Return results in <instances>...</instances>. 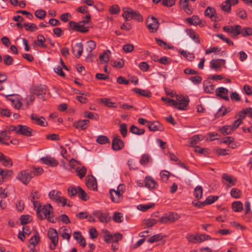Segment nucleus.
<instances>
[{
    "mask_svg": "<svg viewBox=\"0 0 252 252\" xmlns=\"http://www.w3.org/2000/svg\"><path fill=\"white\" fill-rule=\"evenodd\" d=\"M187 34L196 43H200L199 38L198 35L191 29H189L186 30Z\"/></svg>",
    "mask_w": 252,
    "mask_h": 252,
    "instance_id": "c9c22d12",
    "label": "nucleus"
},
{
    "mask_svg": "<svg viewBox=\"0 0 252 252\" xmlns=\"http://www.w3.org/2000/svg\"><path fill=\"white\" fill-rule=\"evenodd\" d=\"M86 50L91 53L96 47V43L93 40H90L87 42Z\"/></svg>",
    "mask_w": 252,
    "mask_h": 252,
    "instance_id": "09e8293b",
    "label": "nucleus"
},
{
    "mask_svg": "<svg viewBox=\"0 0 252 252\" xmlns=\"http://www.w3.org/2000/svg\"><path fill=\"white\" fill-rule=\"evenodd\" d=\"M39 234L37 231H35L34 235L30 239L29 243L31 245H33V248H34L39 242Z\"/></svg>",
    "mask_w": 252,
    "mask_h": 252,
    "instance_id": "e433bc0d",
    "label": "nucleus"
},
{
    "mask_svg": "<svg viewBox=\"0 0 252 252\" xmlns=\"http://www.w3.org/2000/svg\"><path fill=\"white\" fill-rule=\"evenodd\" d=\"M120 131L123 137H125L126 136L127 129L126 124L123 123L120 125Z\"/></svg>",
    "mask_w": 252,
    "mask_h": 252,
    "instance_id": "680f3d73",
    "label": "nucleus"
},
{
    "mask_svg": "<svg viewBox=\"0 0 252 252\" xmlns=\"http://www.w3.org/2000/svg\"><path fill=\"white\" fill-rule=\"evenodd\" d=\"M35 16L39 19H43L46 16V11L43 9H38L35 12Z\"/></svg>",
    "mask_w": 252,
    "mask_h": 252,
    "instance_id": "5fc2aeb1",
    "label": "nucleus"
},
{
    "mask_svg": "<svg viewBox=\"0 0 252 252\" xmlns=\"http://www.w3.org/2000/svg\"><path fill=\"white\" fill-rule=\"evenodd\" d=\"M96 142L100 144H105L106 143H110L109 138L104 135H100L96 139Z\"/></svg>",
    "mask_w": 252,
    "mask_h": 252,
    "instance_id": "de8ad7c7",
    "label": "nucleus"
},
{
    "mask_svg": "<svg viewBox=\"0 0 252 252\" xmlns=\"http://www.w3.org/2000/svg\"><path fill=\"white\" fill-rule=\"evenodd\" d=\"M53 208L50 204L43 206L39 210H36L37 217L41 220L47 219L51 222H55L53 218Z\"/></svg>",
    "mask_w": 252,
    "mask_h": 252,
    "instance_id": "f257e3e1",
    "label": "nucleus"
},
{
    "mask_svg": "<svg viewBox=\"0 0 252 252\" xmlns=\"http://www.w3.org/2000/svg\"><path fill=\"white\" fill-rule=\"evenodd\" d=\"M18 134L23 135L26 136H32L34 133V131L31 127L21 125H18Z\"/></svg>",
    "mask_w": 252,
    "mask_h": 252,
    "instance_id": "f8f14e48",
    "label": "nucleus"
},
{
    "mask_svg": "<svg viewBox=\"0 0 252 252\" xmlns=\"http://www.w3.org/2000/svg\"><path fill=\"white\" fill-rule=\"evenodd\" d=\"M238 0H225L220 6L223 12L229 13L231 12V6L238 4Z\"/></svg>",
    "mask_w": 252,
    "mask_h": 252,
    "instance_id": "9d476101",
    "label": "nucleus"
},
{
    "mask_svg": "<svg viewBox=\"0 0 252 252\" xmlns=\"http://www.w3.org/2000/svg\"><path fill=\"white\" fill-rule=\"evenodd\" d=\"M46 41V39L43 35L39 34L37 36V40L34 41V43L38 47L41 48H47V45L44 43Z\"/></svg>",
    "mask_w": 252,
    "mask_h": 252,
    "instance_id": "c85d7f7f",
    "label": "nucleus"
},
{
    "mask_svg": "<svg viewBox=\"0 0 252 252\" xmlns=\"http://www.w3.org/2000/svg\"><path fill=\"white\" fill-rule=\"evenodd\" d=\"M86 184L87 187L93 190L97 189V183L95 178L92 175H88L86 178Z\"/></svg>",
    "mask_w": 252,
    "mask_h": 252,
    "instance_id": "2eb2a0df",
    "label": "nucleus"
},
{
    "mask_svg": "<svg viewBox=\"0 0 252 252\" xmlns=\"http://www.w3.org/2000/svg\"><path fill=\"white\" fill-rule=\"evenodd\" d=\"M133 91L136 94H139L140 95L146 97H150L151 96V93L150 91L142 90L139 88H135L133 89Z\"/></svg>",
    "mask_w": 252,
    "mask_h": 252,
    "instance_id": "4c0bfd02",
    "label": "nucleus"
},
{
    "mask_svg": "<svg viewBox=\"0 0 252 252\" xmlns=\"http://www.w3.org/2000/svg\"><path fill=\"white\" fill-rule=\"evenodd\" d=\"M147 28L150 32H156L159 27V23L157 19L154 17H148L146 22Z\"/></svg>",
    "mask_w": 252,
    "mask_h": 252,
    "instance_id": "1a4fd4ad",
    "label": "nucleus"
},
{
    "mask_svg": "<svg viewBox=\"0 0 252 252\" xmlns=\"http://www.w3.org/2000/svg\"><path fill=\"white\" fill-rule=\"evenodd\" d=\"M35 99V96L33 94H30L27 96L25 98V100L26 101V105L27 107L28 108L30 104L32 103Z\"/></svg>",
    "mask_w": 252,
    "mask_h": 252,
    "instance_id": "052dcab7",
    "label": "nucleus"
},
{
    "mask_svg": "<svg viewBox=\"0 0 252 252\" xmlns=\"http://www.w3.org/2000/svg\"><path fill=\"white\" fill-rule=\"evenodd\" d=\"M78 195L79 198L83 201H87L89 197L85 191L79 186L78 187Z\"/></svg>",
    "mask_w": 252,
    "mask_h": 252,
    "instance_id": "a19ab883",
    "label": "nucleus"
},
{
    "mask_svg": "<svg viewBox=\"0 0 252 252\" xmlns=\"http://www.w3.org/2000/svg\"><path fill=\"white\" fill-rule=\"evenodd\" d=\"M225 61L223 59L212 60L210 62V67L215 70L219 68L222 65H224Z\"/></svg>",
    "mask_w": 252,
    "mask_h": 252,
    "instance_id": "5701e85b",
    "label": "nucleus"
},
{
    "mask_svg": "<svg viewBox=\"0 0 252 252\" xmlns=\"http://www.w3.org/2000/svg\"><path fill=\"white\" fill-rule=\"evenodd\" d=\"M33 93L35 94L39 99L45 100L49 96L47 93V87L45 85H40L35 87L33 90Z\"/></svg>",
    "mask_w": 252,
    "mask_h": 252,
    "instance_id": "6e6552de",
    "label": "nucleus"
},
{
    "mask_svg": "<svg viewBox=\"0 0 252 252\" xmlns=\"http://www.w3.org/2000/svg\"><path fill=\"white\" fill-rule=\"evenodd\" d=\"M13 175V172L11 170L0 169V184L4 181L5 178L7 177H12Z\"/></svg>",
    "mask_w": 252,
    "mask_h": 252,
    "instance_id": "bb28decb",
    "label": "nucleus"
},
{
    "mask_svg": "<svg viewBox=\"0 0 252 252\" xmlns=\"http://www.w3.org/2000/svg\"><path fill=\"white\" fill-rule=\"evenodd\" d=\"M83 51V44L81 42L76 43L75 45V48L73 49V52L75 56L77 58H79L82 55Z\"/></svg>",
    "mask_w": 252,
    "mask_h": 252,
    "instance_id": "c756f323",
    "label": "nucleus"
},
{
    "mask_svg": "<svg viewBox=\"0 0 252 252\" xmlns=\"http://www.w3.org/2000/svg\"><path fill=\"white\" fill-rule=\"evenodd\" d=\"M187 239L189 242L196 243L202 242V237L201 235L194 236L191 234H187L186 236Z\"/></svg>",
    "mask_w": 252,
    "mask_h": 252,
    "instance_id": "f704fd0d",
    "label": "nucleus"
},
{
    "mask_svg": "<svg viewBox=\"0 0 252 252\" xmlns=\"http://www.w3.org/2000/svg\"><path fill=\"white\" fill-rule=\"evenodd\" d=\"M218 196H208L204 201L202 202V203H200L199 208H202L203 206H204L206 205H209L212 204L215 201H216L218 199Z\"/></svg>",
    "mask_w": 252,
    "mask_h": 252,
    "instance_id": "2f4dec72",
    "label": "nucleus"
},
{
    "mask_svg": "<svg viewBox=\"0 0 252 252\" xmlns=\"http://www.w3.org/2000/svg\"><path fill=\"white\" fill-rule=\"evenodd\" d=\"M104 232L105 233L104 241L107 243H110L113 239L112 235L107 230H104Z\"/></svg>",
    "mask_w": 252,
    "mask_h": 252,
    "instance_id": "69168bd1",
    "label": "nucleus"
},
{
    "mask_svg": "<svg viewBox=\"0 0 252 252\" xmlns=\"http://www.w3.org/2000/svg\"><path fill=\"white\" fill-rule=\"evenodd\" d=\"M30 117L34 123L37 125L41 126H46L48 125L45 119L42 116H39L37 114H32Z\"/></svg>",
    "mask_w": 252,
    "mask_h": 252,
    "instance_id": "4468645a",
    "label": "nucleus"
},
{
    "mask_svg": "<svg viewBox=\"0 0 252 252\" xmlns=\"http://www.w3.org/2000/svg\"><path fill=\"white\" fill-rule=\"evenodd\" d=\"M3 62L5 64L10 65L13 64V60L11 56L6 55L3 56Z\"/></svg>",
    "mask_w": 252,
    "mask_h": 252,
    "instance_id": "e2e57ef3",
    "label": "nucleus"
},
{
    "mask_svg": "<svg viewBox=\"0 0 252 252\" xmlns=\"http://www.w3.org/2000/svg\"><path fill=\"white\" fill-rule=\"evenodd\" d=\"M241 191L236 188H233L231 190V195L235 198H238L241 196Z\"/></svg>",
    "mask_w": 252,
    "mask_h": 252,
    "instance_id": "338daca9",
    "label": "nucleus"
},
{
    "mask_svg": "<svg viewBox=\"0 0 252 252\" xmlns=\"http://www.w3.org/2000/svg\"><path fill=\"white\" fill-rule=\"evenodd\" d=\"M228 93V90L223 87H220L216 90V95L226 100H229Z\"/></svg>",
    "mask_w": 252,
    "mask_h": 252,
    "instance_id": "6ab92c4d",
    "label": "nucleus"
},
{
    "mask_svg": "<svg viewBox=\"0 0 252 252\" xmlns=\"http://www.w3.org/2000/svg\"><path fill=\"white\" fill-rule=\"evenodd\" d=\"M162 237V236L160 234H156L150 237L148 240V242L150 243H153L161 240Z\"/></svg>",
    "mask_w": 252,
    "mask_h": 252,
    "instance_id": "6e6d98bb",
    "label": "nucleus"
},
{
    "mask_svg": "<svg viewBox=\"0 0 252 252\" xmlns=\"http://www.w3.org/2000/svg\"><path fill=\"white\" fill-rule=\"evenodd\" d=\"M74 238L80 244V246L84 248L86 245V241L81 233L79 231H75L73 233Z\"/></svg>",
    "mask_w": 252,
    "mask_h": 252,
    "instance_id": "393cba45",
    "label": "nucleus"
},
{
    "mask_svg": "<svg viewBox=\"0 0 252 252\" xmlns=\"http://www.w3.org/2000/svg\"><path fill=\"white\" fill-rule=\"evenodd\" d=\"M33 177L34 174L32 173V171L27 169L20 171L17 174V179L24 185H27Z\"/></svg>",
    "mask_w": 252,
    "mask_h": 252,
    "instance_id": "423d86ee",
    "label": "nucleus"
},
{
    "mask_svg": "<svg viewBox=\"0 0 252 252\" xmlns=\"http://www.w3.org/2000/svg\"><path fill=\"white\" fill-rule=\"evenodd\" d=\"M62 193L57 189H54L50 191L49 193V198L57 203H63V206H64L66 204L67 199L64 197L62 196Z\"/></svg>",
    "mask_w": 252,
    "mask_h": 252,
    "instance_id": "39448f33",
    "label": "nucleus"
},
{
    "mask_svg": "<svg viewBox=\"0 0 252 252\" xmlns=\"http://www.w3.org/2000/svg\"><path fill=\"white\" fill-rule=\"evenodd\" d=\"M202 139L203 136L202 135H195L189 138V143L191 146L194 147Z\"/></svg>",
    "mask_w": 252,
    "mask_h": 252,
    "instance_id": "72a5a7b5",
    "label": "nucleus"
},
{
    "mask_svg": "<svg viewBox=\"0 0 252 252\" xmlns=\"http://www.w3.org/2000/svg\"><path fill=\"white\" fill-rule=\"evenodd\" d=\"M75 163L78 164H80L79 161L76 160L74 158H72L69 162L70 166L74 169L76 172V175L80 179H82L86 174L87 168L84 166H83L81 167H76Z\"/></svg>",
    "mask_w": 252,
    "mask_h": 252,
    "instance_id": "0eeeda50",
    "label": "nucleus"
},
{
    "mask_svg": "<svg viewBox=\"0 0 252 252\" xmlns=\"http://www.w3.org/2000/svg\"><path fill=\"white\" fill-rule=\"evenodd\" d=\"M231 109L230 108H226L225 107H221L220 108L217 113V115H218L219 116H224L226 113L230 112Z\"/></svg>",
    "mask_w": 252,
    "mask_h": 252,
    "instance_id": "0e129e2a",
    "label": "nucleus"
},
{
    "mask_svg": "<svg viewBox=\"0 0 252 252\" xmlns=\"http://www.w3.org/2000/svg\"><path fill=\"white\" fill-rule=\"evenodd\" d=\"M147 126L150 130L153 131L157 130L162 131L163 129L162 125L158 121H149V122H148V124H147Z\"/></svg>",
    "mask_w": 252,
    "mask_h": 252,
    "instance_id": "4be33fe9",
    "label": "nucleus"
},
{
    "mask_svg": "<svg viewBox=\"0 0 252 252\" xmlns=\"http://www.w3.org/2000/svg\"><path fill=\"white\" fill-rule=\"evenodd\" d=\"M112 65L116 67L122 68L124 65V61L123 59H118L117 61H111Z\"/></svg>",
    "mask_w": 252,
    "mask_h": 252,
    "instance_id": "3c124183",
    "label": "nucleus"
},
{
    "mask_svg": "<svg viewBox=\"0 0 252 252\" xmlns=\"http://www.w3.org/2000/svg\"><path fill=\"white\" fill-rule=\"evenodd\" d=\"M203 88L205 93L212 94L214 92L215 86L210 81L205 80L203 82Z\"/></svg>",
    "mask_w": 252,
    "mask_h": 252,
    "instance_id": "cd10ccee",
    "label": "nucleus"
},
{
    "mask_svg": "<svg viewBox=\"0 0 252 252\" xmlns=\"http://www.w3.org/2000/svg\"><path fill=\"white\" fill-rule=\"evenodd\" d=\"M158 222V220H156L154 219H149L145 220V224L148 227H151L153 226L154 224H156Z\"/></svg>",
    "mask_w": 252,
    "mask_h": 252,
    "instance_id": "bf43d9fd",
    "label": "nucleus"
},
{
    "mask_svg": "<svg viewBox=\"0 0 252 252\" xmlns=\"http://www.w3.org/2000/svg\"><path fill=\"white\" fill-rule=\"evenodd\" d=\"M220 130L221 131V133L224 135L230 134L233 131L232 128L231 127L230 125L225 126L221 127Z\"/></svg>",
    "mask_w": 252,
    "mask_h": 252,
    "instance_id": "49530a36",
    "label": "nucleus"
},
{
    "mask_svg": "<svg viewBox=\"0 0 252 252\" xmlns=\"http://www.w3.org/2000/svg\"><path fill=\"white\" fill-rule=\"evenodd\" d=\"M232 207L235 212H240L242 211L243 205L241 202L237 201L232 203Z\"/></svg>",
    "mask_w": 252,
    "mask_h": 252,
    "instance_id": "ea45409f",
    "label": "nucleus"
},
{
    "mask_svg": "<svg viewBox=\"0 0 252 252\" xmlns=\"http://www.w3.org/2000/svg\"><path fill=\"white\" fill-rule=\"evenodd\" d=\"M240 34L243 36H247L249 35H252V29L249 27L244 28L241 30Z\"/></svg>",
    "mask_w": 252,
    "mask_h": 252,
    "instance_id": "603ef678",
    "label": "nucleus"
},
{
    "mask_svg": "<svg viewBox=\"0 0 252 252\" xmlns=\"http://www.w3.org/2000/svg\"><path fill=\"white\" fill-rule=\"evenodd\" d=\"M150 159V157L148 154H144L142 155L140 163L141 165H145L148 163Z\"/></svg>",
    "mask_w": 252,
    "mask_h": 252,
    "instance_id": "13d9d810",
    "label": "nucleus"
},
{
    "mask_svg": "<svg viewBox=\"0 0 252 252\" xmlns=\"http://www.w3.org/2000/svg\"><path fill=\"white\" fill-rule=\"evenodd\" d=\"M241 26L240 25H235L232 26L230 33H231L232 37H235L240 34Z\"/></svg>",
    "mask_w": 252,
    "mask_h": 252,
    "instance_id": "58836bf2",
    "label": "nucleus"
},
{
    "mask_svg": "<svg viewBox=\"0 0 252 252\" xmlns=\"http://www.w3.org/2000/svg\"><path fill=\"white\" fill-rule=\"evenodd\" d=\"M89 120H78L74 122L73 126L77 129L84 130L89 126Z\"/></svg>",
    "mask_w": 252,
    "mask_h": 252,
    "instance_id": "a211bd4d",
    "label": "nucleus"
},
{
    "mask_svg": "<svg viewBox=\"0 0 252 252\" xmlns=\"http://www.w3.org/2000/svg\"><path fill=\"white\" fill-rule=\"evenodd\" d=\"M93 215L97 218L102 223H107L110 220V217L109 213L107 212H103L98 210L94 211L93 213Z\"/></svg>",
    "mask_w": 252,
    "mask_h": 252,
    "instance_id": "9b49d317",
    "label": "nucleus"
},
{
    "mask_svg": "<svg viewBox=\"0 0 252 252\" xmlns=\"http://www.w3.org/2000/svg\"><path fill=\"white\" fill-rule=\"evenodd\" d=\"M170 175V173L167 171H162L160 173L161 179L163 182H166Z\"/></svg>",
    "mask_w": 252,
    "mask_h": 252,
    "instance_id": "774afa93",
    "label": "nucleus"
},
{
    "mask_svg": "<svg viewBox=\"0 0 252 252\" xmlns=\"http://www.w3.org/2000/svg\"><path fill=\"white\" fill-rule=\"evenodd\" d=\"M124 147V143L122 140H121L119 136H116L112 143V148L114 151H119L122 150Z\"/></svg>",
    "mask_w": 252,
    "mask_h": 252,
    "instance_id": "f3484780",
    "label": "nucleus"
},
{
    "mask_svg": "<svg viewBox=\"0 0 252 252\" xmlns=\"http://www.w3.org/2000/svg\"><path fill=\"white\" fill-rule=\"evenodd\" d=\"M48 236L51 242H58L59 237L57 230L55 228H50L48 232Z\"/></svg>",
    "mask_w": 252,
    "mask_h": 252,
    "instance_id": "a878e982",
    "label": "nucleus"
},
{
    "mask_svg": "<svg viewBox=\"0 0 252 252\" xmlns=\"http://www.w3.org/2000/svg\"><path fill=\"white\" fill-rule=\"evenodd\" d=\"M0 162L6 167H11L13 165L12 161L10 158L4 155L0 152Z\"/></svg>",
    "mask_w": 252,
    "mask_h": 252,
    "instance_id": "b1692460",
    "label": "nucleus"
},
{
    "mask_svg": "<svg viewBox=\"0 0 252 252\" xmlns=\"http://www.w3.org/2000/svg\"><path fill=\"white\" fill-rule=\"evenodd\" d=\"M180 218V215L175 212H169L164 214L158 220L160 223L166 224L172 223Z\"/></svg>",
    "mask_w": 252,
    "mask_h": 252,
    "instance_id": "20e7f679",
    "label": "nucleus"
},
{
    "mask_svg": "<svg viewBox=\"0 0 252 252\" xmlns=\"http://www.w3.org/2000/svg\"><path fill=\"white\" fill-rule=\"evenodd\" d=\"M41 160L44 164L52 167L57 166L59 164L57 159L50 157H43L41 158Z\"/></svg>",
    "mask_w": 252,
    "mask_h": 252,
    "instance_id": "412c9836",
    "label": "nucleus"
},
{
    "mask_svg": "<svg viewBox=\"0 0 252 252\" xmlns=\"http://www.w3.org/2000/svg\"><path fill=\"white\" fill-rule=\"evenodd\" d=\"M204 15L209 17L213 21L216 22L220 20L217 15L216 10L214 7L208 6L204 11Z\"/></svg>",
    "mask_w": 252,
    "mask_h": 252,
    "instance_id": "ddd939ff",
    "label": "nucleus"
},
{
    "mask_svg": "<svg viewBox=\"0 0 252 252\" xmlns=\"http://www.w3.org/2000/svg\"><path fill=\"white\" fill-rule=\"evenodd\" d=\"M189 98H186V100L181 102H177L176 101V104L172 106L179 110H184L186 109V107L189 105Z\"/></svg>",
    "mask_w": 252,
    "mask_h": 252,
    "instance_id": "7c9ffc66",
    "label": "nucleus"
},
{
    "mask_svg": "<svg viewBox=\"0 0 252 252\" xmlns=\"http://www.w3.org/2000/svg\"><path fill=\"white\" fill-rule=\"evenodd\" d=\"M145 187L149 189H154L158 187L156 181L151 176H146L144 180Z\"/></svg>",
    "mask_w": 252,
    "mask_h": 252,
    "instance_id": "aec40b11",
    "label": "nucleus"
},
{
    "mask_svg": "<svg viewBox=\"0 0 252 252\" xmlns=\"http://www.w3.org/2000/svg\"><path fill=\"white\" fill-rule=\"evenodd\" d=\"M155 206V204L153 203H149L148 204H140L137 206V209L141 211L145 212L148 209L152 208Z\"/></svg>",
    "mask_w": 252,
    "mask_h": 252,
    "instance_id": "c03bdc74",
    "label": "nucleus"
},
{
    "mask_svg": "<svg viewBox=\"0 0 252 252\" xmlns=\"http://www.w3.org/2000/svg\"><path fill=\"white\" fill-rule=\"evenodd\" d=\"M111 199L113 202L119 203L123 198L122 193L119 190L111 189L109 191Z\"/></svg>",
    "mask_w": 252,
    "mask_h": 252,
    "instance_id": "dca6fc26",
    "label": "nucleus"
},
{
    "mask_svg": "<svg viewBox=\"0 0 252 252\" xmlns=\"http://www.w3.org/2000/svg\"><path fill=\"white\" fill-rule=\"evenodd\" d=\"M123 10L124 11L123 17L126 21H129L131 19H134L139 22L143 21V17L138 11L134 10L129 7H124Z\"/></svg>",
    "mask_w": 252,
    "mask_h": 252,
    "instance_id": "7ed1b4c3",
    "label": "nucleus"
},
{
    "mask_svg": "<svg viewBox=\"0 0 252 252\" xmlns=\"http://www.w3.org/2000/svg\"><path fill=\"white\" fill-rule=\"evenodd\" d=\"M91 16L90 14L87 15L85 19L79 23L74 21H70L68 23V26L72 30L79 32L82 33H86L88 32V27H85L86 24L89 23L90 21Z\"/></svg>",
    "mask_w": 252,
    "mask_h": 252,
    "instance_id": "f03ea898",
    "label": "nucleus"
},
{
    "mask_svg": "<svg viewBox=\"0 0 252 252\" xmlns=\"http://www.w3.org/2000/svg\"><path fill=\"white\" fill-rule=\"evenodd\" d=\"M68 194L70 197L75 196L78 193V187L70 186L68 188Z\"/></svg>",
    "mask_w": 252,
    "mask_h": 252,
    "instance_id": "8fccbe9b",
    "label": "nucleus"
},
{
    "mask_svg": "<svg viewBox=\"0 0 252 252\" xmlns=\"http://www.w3.org/2000/svg\"><path fill=\"white\" fill-rule=\"evenodd\" d=\"M186 21L192 25H201L202 21L200 20L197 15H193L191 17H189L186 19Z\"/></svg>",
    "mask_w": 252,
    "mask_h": 252,
    "instance_id": "473e14b6",
    "label": "nucleus"
},
{
    "mask_svg": "<svg viewBox=\"0 0 252 252\" xmlns=\"http://www.w3.org/2000/svg\"><path fill=\"white\" fill-rule=\"evenodd\" d=\"M222 178L227 181L231 185H234L236 182V179H233L231 176H229L226 174H222Z\"/></svg>",
    "mask_w": 252,
    "mask_h": 252,
    "instance_id": "864d4df0",
    "label": "nucleus"
},
{
    "mask_svg": "<svg viewBox=\"0 0 252 252\" xmlns=\"http://www.w3.org/2000/svg\"><path fill=\"white\" fill-rule=\"evenodd\" d=\"M101 101L105 104V106L109 108H116L117 106L115 105V103L111 101L109 99L103 98Z\"/></svg>",
    "mask_w": 252,
    "mask_h": 252,
    "instance_id": "4d7b16f0",
    "label": "nucleus"
},
{
    "mask_svg": "<svg viewBox=\"0 0 252 252\" xmlns=\"http://www.w3.org/2000/svg\"><path fill=\"white\" fill-rule=\"evenodd\" d=\"M26 31L33 32L38 29L36 25L34 23H25L23 25Z\"/></svg>",
    "mask_w": 252,
    "mask_h": 252,
    "instance_id": "37998d69",
    "label": "nucleus"
},
{
    "mask_svg": "<svg viewBox=\"0 0 252 252\" xmlns=\"http://www.w3.org/2000/svg\"><path fill=\"white\" fill-rule=\"evenodd\" d=\"M129 131L131 133L136 135H142L145 132L144 129H140L134 125L131 126Z\"/></svg>",
    "mask_w": 252,
    "mask_h": 252,
    "instance_id": "79ce46f5",
    "label": "nucleus"
},
{
    "mask_svg": "<svg viewBox=\"0 0 252 252\" xmlns=\"http://www.w3.org/2000/svg\"><path fill=\"white\" fill-rule=\"evenodd\" d=\"M203 189L200 186H197L194 190V195L198 200L201 198L202 196Z\"/></svg>",
    "mask_w": 252,
    "mask_h": 252,
    "instance_id": "a18cd8bd",
    "label": "nucleus"
}]
</instances>
